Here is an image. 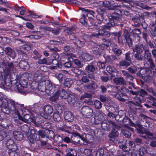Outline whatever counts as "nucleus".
I'll list each match as a JSON object with an SVG mask.
<instances>
[{
  "label": "nucleus",
  "instance_id": "nucleus-1",
  "mask_svg": "<svg viewBox=\"0 0 156 156\" xmlns=\"http://www.w3.org/2000/svg\"><path fill=\"white\" fill-rule=\"evenodd\" d=\"M12 83L11 80L9 82H7V80H4L2 76L0 77V87H8L9 88L12 87L14 88V90H18L19 92L22 93L24 91V87L21 84L20 82L18 80H13Z\"/></svg>",
  "mask_w": 156,
  "mask_h": 156
},
{
  "label": "nucleus",
  "instance_id": "nucleus-2",
  "mask_svg": "<svg viewBox=\"0 0 156 156\" xmlns=\"http://www.w3.org/2000/svg\"><path fill=\"white\" fill-rule=\"evenodd\" d=\"M6 108L11 113L12 116L14 118H17L20 115V111L21 110V107H23V104L20 105L18 102L12 101H8Z\"/></svg>",
  "mask_w": 156,
  "mask_h": 156
},
{
  "label": "nucleus",
  "instance_id": "nucleus-3",
  "mask_svg": "<svg viewBox=\"0 0 156 156\" xmlns=\"http://www.w3.org/2000/svg\"><path fill=\"white\" fill-rule=\"evenodd\" d=\"M72 137L75 140V142L82 145H87L89 141L84 133L81 135L77 133L73 132Z\"/></svg>",
  "mask_w": 156,
  "mask_h": 156
},
{
  "label": "nucleus",
  "instance_id": "nucleus-4",
  "mask_svg": "<svg viewBox=\"0 0 156 156\" xmlns=\"http://www.w3.org/2000/svg\"><path fill=\"white\" fill-rule=\"evenodd\" d=\"M122 11L123 10L122 9L117 10L116 12H114L110 14L109 16V19L114 21H115L119 23H125L126 20L123 17L122 14Z\"/></svg>",
  "mask_w": 156,
  "mask_h": 156
},
{
  "label": "nucleus",
  "instance_id": "nucleus-5",
  "mask_svg": "<svg viewBox=\"0 0 156 156\" xmlns=\"http://www.w3.org/2000/svg\"><path fill=\"white\" fill-rule=\"evenodd\" d=\"M15 63H17V65H18L17 62L13 61L9 63L6 66L4 67L5 69L4 70V72L5 77L9 76L10 78L12 77L11 76L14 75L13 73V71L15 69L14 64Z\"/></svg>",
  "mask_w": 156,
  "mask_h": 156
},
{
  "label": "nucleus",
  "instance_id": "nucleus-6",
  "mask_svg": "<svg viewBox=\"0 0 156 156\" xmlns=\"http://www.w3.org/2000/svg\"><path fill=\"white\" fill-rule=\"evenodd\" d=\"M111 126L113 128H115L117 130H119L120 128L119 126L111 121H105V122H102L101 124V127L103 130L105 131H109L111 129Z\"/></svg>",
  "mask_w": 156,
  "mask_h": 156
},
{
  "label": "nucleus",
  "instance_id": "nucleus-7",
  "mask_svg": "<svg viewBox=\"0 0 156 156\" xmlns=\"http://www.w3.org/2000/svg\"><path fill=\"white\" fill-rule=\"evenodd\" d=\"M144 58L146 62H148L150 64V67L152 69L155 67L154 62L152 59V57L150 51L148 48L145 49Z\"/></svg>",
  "mask_w": 156,
  "mask_h": 156
},
{
  "label": "nucleus",
  "instance_id": "nucleus-8",
  "mask_svg": "<svg viewBox=\"0 0 156 156\" xmlns=\"http://www.w3.org/2000/svg\"><path fill=\"white\" fill-rule=\"evenodd\" d=\"M147 153V149L144 147H142L139 150L133 149L129 154L131 156H144Z\"/></svg>",
  "mask_w": 156,
  "mask_h": 156
},
{
  "label": "nucleus",
  "instance_id": "nucleus-9",
  "mask_svg": "<svg viewBox=\"0 0 156 156\" xmlns=\"http://www.w3.org/2000/svg\"><path fill=\"white\" fill-rule=\"evenodd\" d=\"M81 112L86 118H90L93 115L92 109L87 106H83L81 109Z\"/></svg>",
  "mask_w": 156,
  "mask_h": 156
},
{
  "label": "nucleus",
  "instance_id": "nucleus-10",
  "mask_svg": "<svg viewBox=\"0 0 156 156\" xmlns=\"http://www.w3.org/2000/svg\"><path fill=\"white\" fill-rule=\"evenodd\" d=\"M54 94H55V96L53 98V99L54 100H56L58 96L63 99H66L67 98L68 95H69L67 92L63 89L57 91H55Z\"/></svg>",
  "mask_w": 156,
  "mask_h": 156
},
{
  "label": "nucleus",
  "instance_id": "nucleus-11",
  "mask_svg": "<svg viewBox=\"0 0 156 156\" xmlns=\"http://www.w3.org/2000/svg\"><path fill=\"white\" fill-rule=\"evenodd\" d=\"M44 112L40 114L45 119H48L49 115L53 113L52 108L50 105H45L43 108Z\"/></svg>",
  "mask_w": 156,
  "mask_h": 156
},
{
  "label": "nucleus",
  "instance_id": "nucleus-12",
  "mask_svg": "<svg viewBox=\"0 0 156 156\" xmlns=\"http://www.w3.org/2000/svg\"><path fill=\"white\" fill-rule=\"evenodd\" d=\"M122 121L124 124H129L130 126L134 127L137 129H141L142 127V126L140 123H134L133 122L130 120L128 116H125V118L122 119Z\"/></svg>",
  "mask_w": 156,
  "mask_h": 156
},
{
  "label": "nucleus",
  "instance_id": "nucleus-13",
  "mask_svg": "<svg viewBox=\"0 0 156 156\" xmlns=\"http://www.w3.org/2000/svg\"><path fill=\"white\" fill-rule=\"evenodd\" d=\"M8 100L4 98H0V107L1 108V110L2 112L9 114L10 113L9 110L6 108L7 105Z\"/></svg>",
  "mask_w": 156,
  "mask_h": 156
},
{
  "label": "nucleus",
  "instance_id": "nucleus-14",
  "mask_svg": "<svg viewBox=\"0 0 156 156\" xmlns=\"http://www.w3.org/2000/svg\"><path fill=\"white\" fill-rule=\"evenodd\" d=\"M74 28L71 27L68 28L67 30H63V31L66 32V33H68V34L69 35V38L70 40L72 41L74 44L75 42H76L78 39L75 35L72 34L73 33H74Z\"/></svg>",
  "mask_w": 156,
  "mask_h": 156
},
{
  "label": "nucleus",
  "instance_id": "nucleus-15",
  "mask_svg": "<svg viewBox=\"0 0 156 156\" xmlns=\"http://www.w3.org/2000/svg\"><path fill=\"white\" fill-rule=\"evenodd\" d=\"M44 81H42L39 83L38 86L39 90L41 92H45L48 95L51 96L53 95V90L52 91H50V90H47Z\"/></svg>",
  "mask_w": 156,
  "mask_h": 156
},
{
  "label": "nucleus",
  "instance_id": "nucleus-16",
  "mask_svg": "<svg viewBox=\"0 0 156 156\" xmlns=\"http://www.w3.org/2000/svg\"><path fill=\"white\" fill-rule=\"evenodd\" d=\"M79 9L82 10L83 12L85 14L88 18L92 19L94 17V14L95 13V12L94 10H92L91 8H80Z\"/></svg>",
  "mask_w": 156,
  "mask_h": 156
},
{
  "label": "nucleus",
  "instance_id": "nucleus-17",
  "mask_svg": "<svg viewBox=\"0 0 156 156\" xmlns=\"http://www.w3.org/2000/svg\"><path fill=\"white\" fill-rule=\"evenodd\" d=\"M12 126L9 120L6 119H0V126L4 128L9 129V127H12Z\"/></svg>",
  "mask_w": 156,
  "mask_h": 156
},
{
  "label": "nucleus",
  "instance_id": "nucleus-18",
  "mask_svg": "<svg viewBox=\"0 0 156 156\" xmlns=\"http://www.w3.org/2000/svg\"><path fill=\"white\" fill-rule=\"evenodd\" d=\"M146 48H147L143 44H138L135 45L133 47V50L134 52L142 53L144 51V52L145 51V49Z\"/></svg>",
  "mask_w": 156,
  "mask_h": 156
},
{
  "label": "nucleus",
  "instance_id": "nucleus-19",
  "mask_svg": "<svg viewBox=\"0 0 156 156\" xmlns=\"http://www.w3.org/2000/svg\"><path fill=\"white\" fill-rule=\"evenodd\" d=\"M123 36L124 39L129 46L132 45L133 44V41L132 39L130 37V34L128 30L124 29Z\"/></svg>",
  "mask_w": 156,
  "mask_h": 156
},
{
  "label": "nucleus",
  "instance_id": "nucleus-20",
  "mask_svg": "<svg viewBox=\"0 0 156 156\" xmlns=\"http://www.w3.org/2000/svg\"><path fill=\"white\" fill-rule=\"evenodd\" d=\"M144 20V17L142 15L138 14L132 18V20L134 23V25L136 27H140L141 25V22L140 19Z\"/></svg>",
  "mask_w": 156,
  "mask_h": 156
},
{
  "label": "nucleus",
  "instance_id": "nucleus-21",
  "mask_svg": "<svg viewBox=\"0 0 156 156\" xmlns=\"http://www.w3.org/2000/svg\"><path fill=\"white\" fill-rule=\"evenodd\" d=\"M6 144L8 148V150L17 149V146L14 143V140L10 138L8 139L7 141Z\"/></svg>",
  "mask_w": 156,
  "mask_h": 156
},
{
  "label": "nucleus",
  "instance_id": "nucleus-22",
  "mask_svg": "<svg viewBox=\"0 0 156 156\" xmlns=\"http://www.w3.org/2000/svg\"><path fill=\"white\" fill-rule=\"evenodd\" d=\"M18 117V119H20V120L27 123H31L33 122L34 120L31 117L30 115L28 114L24 115L23 117L20 115H20Z\"/></svg>",
  "mask_w": 156,
  "mask_h": 156
},
{
  "label": "nucleus",
  "instance_id": "nucleus-23",
  "mask_svg": "<svg viewBox=\"0 0 156 156\" xmlns=\"http://www.w3.org/2000/svg\"><path fill=\"white\" fill-rule=\"evenodd\" d=\"M64 116L65 120L68 122H71L74 120V115L70 111H68L65 112Z\"/></svg>",
  "mask_w": 156,
  "mask_h": 156
},
{
  "label": "nucleus",
  "instance_id": "nucleus-24",
  "mask_svg": "<svg viewBox=\"0 0 156 156\" xmlns=\"http://www.w3.org/2000/svg\"><path fill=\"white\" fill-rule=\"evenodd\" d=\"M92 36L96 38H100V36H102L104 37H109L110 36L109 32L108 31H104L103 32H99L98 33H93Z\"/></svg>",
  "mask_w": 156,
  "mask_h": 156
},
{
  "label": "nucleus",
  "instance_id": "nucleus-25",
  "mask_svg": "<svg viewBox=\"0 0 156 156\" xmlns=\"http://www.w3.org/2000/svg\"><path fill=\"white\" fill-rule=\"evenodd\" d=\"M104 57L105 59V62L110 64H112L114 61H117L119 59L116 56L114 55H108L106 56L104 55Z\"/></svg>",
  "mask_w": 156,
  "mask_h": 156
},
{
  "label": "nucleus",
  "instance_id": "nucleus-26",
  "mask_svg": "<svg viewBox=\"0 0 156 156\" xmlns=\"http://www.w3.org/2000/svg\"><path fill=\"white\" fill-rule=\"evenodd\" d=\"M44 83L45 84V87L47 89V90H49L50 91H52L53 90V94L54 93V92L55 91H56V88L55 86H52L51 83L49 80H45L44 81Z\"/></svg>",
  "mask_w": 156,
  "mask_h": 156
},
{
  "label": "nucleus",
  "instance_id": "nucleus-27",
  "mask_svg": "<svg viewBox=\"0 0 156 156\" xmlns=\"http://www.w3.org/2000/svg\"><path fill=\"white\" fill-rule=\"evenodd\" d=\"M71 129V126H67L66 124L64 125L62 127L58 128V129L65 133L66 135L70 133V130Z\"/></svg>",
  "mask_w": 156,
  "mask_h": 156
},
{
  "label": "nucleus",
  "instance_id": "nucleus-28",
  "mask_svg": "<svg viewBox=\"0 0 156 156\" xmlns=\"http://www.w3.org/2000/svg\"><path fill=\"white\" fill-rule=\"evenodd\" d=\"M6 55L10 56L13 59H14L16 57L15 52L12 49L9 47H7L4 50Z\"/></svg>",
  "mask_w": 156,
  "mask_h": 156
},
{
  "label": "nucleus",
  "instance_id": "nucleus-29",
  "mask_svg": "<svg viewBox=\"0 0 156 156\" xmlns=\"http://www.w3.org/2000/svg\"><path fill=\"white\" fill-rule=\"evenodd\" d=\"M13 135L14 138L17 141L21 140L23 137V134L19 131H14L13 132Z\"/></svg>",
  "mask_w": 156,
  "mask_h": 156
},
{
  "label": "nucleus",
  "instance_id": "nucleus-30",
  "mask_svg": "<svg viewBox=\"0 0 156 156\" xmlns=\"http://www.w3.org/2000/svg\"><path fill=\"white\" fill-rule=\"evenodd\" d=\"M113 81L115 83L118 85H124L126 84V81L122 77H115Z\"/></svg>",
  "mask_w": 156,
  "mask_h": 156
},
{
  "label": "nucleus",
  "instance_id": "nucleus-31",
  "mask_svg": "<svg viewBox=\"0 0 156 156\" xmlns=\"http://www.w3.org/2000/svg\"><path fill=\"white\" fill-rule=\"evenodd\" d=\"M86 40L83 37L80 39L78 38L76 42H75V44L78 47L81 48L84 45Z\"/></svg>",
  "mask_w": 156,
  "mask_h": 156
},
{
  "label": "nucleus",
  "instance_id": "nucleus-32",
  "mask_svg": "<svg viewBox=\"0 0 156 156\" xmlns=\"http://www.w3.org/2000/svg\"><path fill=\"white\" fill-rule=\"evenodd\" d=\"M97 24H96L95 20L92 19H90L88 22H87V24L86 26H87L89 29H91L93 28H95L96 27Z\"/></svg>",
  "mask_w": 156,
  "mask_h": 156
},
{
  "label": "nucleus",
  "instance_id": "nucleus-33",
  "mask_svg": "<svg viewBox=\"0 0 156 156\" xmlns=\"http://www.w3.org/2000/svg\"><path fill=\"white\" fill-rule=\"evenodd\" d=\"M131 62L125 59L122 60L120 61L117 65L120 67L126 68L130 65Z\"/></svg>",
  "mask_w": 156,
  "mask_h": 156
},
{
  "label": "nucleus",
  "instance_id": "nucleus-34",
  "mask_svg": "<svg viewBox=\"0 0 156 156\" xmlns=\"http://www.w3.org/2000/svg\"><path fill=\"white\" fill-rule=\"evenodd\" d=\"M66 99L68 103L71 105H73L76 101L75 97L72 94L69 95Z\"/></svg>",
  "mask_w": 156,
  "mask_h": 156
},
{
  "label": "nucleus",
  "instance_id": "nucleus-35",
  "mask_svg": "<svg viewBox=\"0 0 156 156\" xmlns=\"http://www.w3.org/2000/svg\"><path fill=\"white\" fill-rule=\"evenodd\" d=\"M131 33L134 37H136L138 38V40L140 38L139 35L141 34V31L140 29L135 28L132 30Z\"/></svg>",
  "mask_w": 156,
  "mask_h": 156
},
{
  "label": "nucleus",
  "instance_id": "nucleus-36",
  "mask_svg": "<svg viewBox=\"0 0 156 156\" xmlns=\"http://www.w3.org/2000/svg\"><path fill=\"white\" fill-rule=\"evenodd\" d=\"M43 121L42 119L38 118L36 119L35 120H33L32 122L35 126L41 128V126H42V123Z\"/></svg>",
  "mask_w": 156,
  "mask_h": 156
},
{
  "label": "nucleus",
  "instance_id": "nucleus-37",
  "mask_svg": "<svg viewBox=\"0 0 156 156\" xmlns=\"http://www.w3.org/2000/svg\"><path fill=\"white\" fill-rule=\"evenodd\" d=\"M92 51L94 54L95 55H101L103 50L101 47L98 46L94 47Z\"/></svg>",
  "mask_w": 156,
  "mask_h": 156
},
{
  "label": "nucleus",
  "instance_id": "nucleus-38",
  "mask_svg": "<svg viewBox=\"0 0 156 156\" xmlns=\"http://www.w3.org/2000/svg\"><path fill=\"white\" fill-rule=\"evenodd\" d=\"M85 87L87 89L94 90L98 88V86L94 81H91V83H87Z\"/></svg>",
  "mask_w": 156,
  "mask_h": 156
},
{
  "label": "nucleus",
  "instance_id": "nucleus-39",
  "mask_svg": "<svg viewBox=\"0 0 156 156\" xmlns=\"http://www.w3.org/2000/svg\"><path fill=\"white\" fill-rule=\"evenodd\" d=\"M37 134H35L32 136H28V140L31 143L34 144L36 142V141H38L40 140L39 136L38 138H35V137H37Z\"/></svg>",
  "mask_w": 156,
  "mask_h": 156
},
{
  "label": "nucleus",
  "instance_id": "nucleus-40",
  "mask_svg": "<svg viewBox=\"0 0 156 156\" xmlns=\"http://www.w3.org/2000/svg\"><path fill=\"white\" fill-rule=\"evenodd\" d=\"M113 1L112 0H110L109 1H101L99 2V3L101 5H102L103 7H106L107 9L108 8L110 5H112L113 3L112 2Z\"/></svg>",
  "mask_w": 156,
  "mask_h": 156
},
{
  "label": "nucleus",
  "instance_id": "nucleus-41",
  "mask_svg": "<svg viewBox=\"0 0 156 156\" xmlns=\"http://www.w3.org/2000/svg\"><path fill=\"white\" fill-rule=\"evenodd\" d=\"M133 4L139 6L143 9H145L148 10L151 9V7H149L147 5H144L143 3L137 1L134 2H133Z\"/></svg>",
  "mask_w": 156,
  "mask_h": 156
},
{
  "label": "nucleus",
  "instance_id": "nucleus-42",
  "mask_svg": "<svg viewBox=\"0 0 156 156\" xmlns=\"http://www.w3.org/2000/svg\"><path fill=\"white\" fill-rule=\"evenodd\" d=\"M115 128H113V129L109 133V137L115 139L117 138L119 135L118 131L116 130Z\"/></svg>",
  "mask_w": 156,
  "mask_h": 156
},
{
  "label": "nucleus",
  "instance_id": "nucleus-43",
  "mask_svg": "<svg viewBox=\"0 0 156 156\" xmlns=\"http://www.w3.org/2000/svg\"><path fill=\"white\" fill-rule=\"evenodd\" d=\"M71 70L74 73L77 74L78 75H85V72L80 70L76 68H72Z\"/></svg>",
  "mask_w": 156,
  "mask_h": 156
},
{
  "label": "nucleus",
  "instance_id": "nucleus-44",
  "mask_svg": "<svg viewBox=\"0 0 156 156\" xmlns=\"http://www.w3.org/2000/svg\"><path fill=\"white\" fill-rule=\"evenodd\" d=\"M46 134L47 137L50 139H54L55 136L54 132L51 130H47Z\"/></svg>",
  "mask_w": 156,
  "mask_h": 156
},
{
  "label": "nucleus",
  "instance_id": "nucleus-45",
  "mask_svg": "<svg viewBox=\"0 0 156 156\" xmlns=\"http://www.w3.org/2000/svg\"><path fill=\"white\" fill-rule=\"evenodd\" d=\"M81 57L83 59L87 61H89L92 59L91 56L85 52L83 53Z\"/></svg>",
  "mask_w": 156,
  "mask_h": 156
},
{
  "label": "nucleus",
  "instance_id": "nucleus-46",
  "mask_svg": "<svg viewBox=\"0 0 156 156\" xmlns=\"http://www.w3.org/2000/svg\"><path fill=\"white\" fill-rule=\"evenodd\" d=\"M119 147L120 148L122 149L123 151V152L122 153H124V152H126V153L125 154H127V155H128L130 149L129 147H127L126 144H121L120 145H119Z\"/></svg>",
  "mask_w": 156,
  "mask_h": 156
},
{
  "label": "nucleus",
  "instance_id": "nucleus-47",
  "mask_svg": "<svg viewBox=\"0 0 156 156\" xmlns=\"http://www.w3.org/2000/svg\"><path fill=\"white\" fill-rule=\"evenodd\" d=\"M19 66L23 69H26L28 68V66L27 62L25 61L21 60L19 64Z\"/></svg>",
  "mask_w": 156,
  "mask_h": 156
},
{
  "label": "nucleus",
  "instance_id": "nucleus-48",
  "mask_svg": "<svg viewBox=\"0 0 156 156\" xmlns=\"http://www.w3.org/2000/svg\"><path fill=\"white\" fill-rule=\"evenodd\" d=\"M109 22L105 25L107 30H110L112 27H113L115 25V21L110 19H109Z\"/></svg>",
  "mask_w": 156,
  "mask_h": 156
},
{
  "label": "nucleus",
  "instance_id": "nucleus-49",
  "mask_svg": "<svg viewBox=\"0 0 156 156\" xmlns=\"http://www.w3.org/2000/svg\"><path fill=\"white\" fill-rule=\"evenodd\" d=\"M33 53L35 56L33 57V58L35 60H37L39 58H41L42 55H41L39 52L36 50H34L33 51Z\"/></svg>",
  "mask_w": 156,
  "mask_h": 156
},
{
  "label": "nucleus",
  "instance_id": "nucleus-50",
  "mask_svg": "<svg viewBox=\"0 0 156 156\" xmlns=\"http://www.w3.org/2000/svg\"><path fill=\"white\" fill-rule=\"evenodd\" d=\"M53 139L55 142L59 144L61 143L63 141L62 137L60 136L58 134H56L55 135Z\"/></svg>",
  "mask_w": 156,
  "mask_h": 156
},
{
  "label": "nucleus",
  "instance_id": "nucleus-51",
  "mask_svg": "<svg viewBox=\"0 0 156 156\" xmlns=\"http://www.w3.org/2000/svg\"><path fill=\"white\" fill-rule=\"evenodd\" d=\"M112 50L115 54L116 55V57L120 56L122 53V50L116 47H113Z\"/></svg>",
  "mask_w": 156,
  "mask_h": 156
},
{
  "label": "nucleus",
  "instance_id": "nucleus-52",
  "mask_svg": "<svg viewBox=\"0 0 156 156\" xmlns=\"http://www.w3.org/2000/svg\"><path fill=\"white\" fill-rule=\"evenodd\" d=\"M142 53L136 52L134 54V58L136 60L142 61L143 59V56L142 55Z\"/></svg>",
  "mask_w": 156,
  "mask_h": 156
},
{
  "label": "nucleus",
  "instance_id": "nucleus-53",
  "mask_svg": "<svg viewBox=\"0 0 156 156\" xmlns=\"http://www.w3.org/2000/svg\"><path fill=\"white\" fill-rule=\"evenodd\" d=\"M47 59H48L45 58L43 59L39 58L38 59V60L37 61V63L39 64H46L48 65H50V63L47 62Z\"/></svg>",
  "mask_w": 156,
  "mask_h": 156
},
{
  "label": "nucleus",
  "instance_id": "nucleus-54",
  "mask_svg": "<svg viewBox=\"0 0 156 156\" xmlns=\"http://www.w3.org/2000/svg\"><path fill=\"white\" fill-rule=\"evenodd\" d=\"M139 71L136 73V75L140 77L143 76L142 74H144L147 73L146 69L144 68H140Z\"/></svg>",
  "mask_w": 156,
  "mask_h": 156
},
{
  "label": "nucleus",
  "instance_id": "nucleus-55",
  "mask_svg": "<svg viewBox=\"0 0 156 156\" xmlns=\"http://www.w3.org/2000/svg\"><path fill=\"white\" fill-rule=\"evenodd\" d=\"M36 81H33L32 82L31 84V87L33 89L35 90L38 89V86L39 83H38L39 80H37L36 79Z\"/></svg>",
  "mask_w": 156,
  "mask_h": 156
},
{
  "label": "nucleus",
  "instance_id": "nucleus-56",
  "mask_svg": "<svg viewBox=\"0 0 156 156\" xmlns=\"http://www.w3.org/2000/svg\"><path fill=\"white\" fill-rule=\"evenodd\" d=\"M100 23H99L97 24L96 25V27H95L96 29H98L99 30V32H103L104 31H106L105 30L107 29L106 26L105 25H102L100 26Z\"/></svg>",
  "mask_w": 156,
  "mask_h": 156
},
{
  "label": "nucleus",
  "instance_id": "nucleus-57",
  "mask_svg": "<svg viewBox=\"0 0 156 156\" xmlns=\"http://www.w3.org/2000/svg\"><path fill=\"white\" fill-rule=\"evenodd\" d=\"M38 133L37 136L39 135V136H41L42 138H44L45 137L46 134V131L44 130L40 129L38 131H37Z\"/></svg>",
  "mask_w": 156,
  "mask_h": 156
},
{
  "label": "nucleus",
  "instance_id": "nucleus-58",
  "mask_svg": "<svg viewBox=\"0 0 156 156\" xmlns=\"http://www.w3.org/2000/svg\"><path fill=\"white\" fill-rule=\"evenodd\" d=\"M16 150H9L8 151V153L9 156H20L19 154L16 151Z\"/></svg>",
  "mask_w": 156,
  "mask_h": 156
},
{
  "label": "nucleus",
  "instance_id": "nucleus-59",
  "mask_svg": "<svg viewBox=\"0 0 156 156\" xmlns=\"http://www.w3.org/2000/svg\"><path fill=\"white\" fill-rule=\"evenodd\" d=\"M64 80L65 81L64 83L65 86L67 87H70L73 83L72 81L69 79H66Z\"/></svg>",
  "mask_w": 156,
  "mask_h": 156
},
{
  "label": "nucleus",
  "instance_id": "nucleus-60",
  "mask_svg": "<svg viewBox=\"0 0 156 156\" xmlns=\"http://www.w3.org/2000/svg\"><path fill=\"white\" fill-rule=\"evenodd\" d=\"M85 69L88 72H93L95 70V67L93 65H90L87 66L85 68Z\"/></svg>",
  "mask_w": 156,
  "mask_h": 156
},
{
  "label": "nucleus",
  "instance_id": "nucleus-61",
  "mask_svg": "<svg viewBox=\"0 0 156 156\" xmlns=\"http://www.w3.org/2000/svg\"><path fill=\"white\" fill-rule=\"evenodd\" d=\"M10 60V58L8 56H5L3 58L2 64L4 67L7 66V65L9 63Z\"/></svg>",
  "mask_w": 156,
  "mask_h": 156
},
{
  "label": "nucleus",
  "instance_id": "nucleus-62",
  "mask_svg": "<svg viewBox=\"0 0 156 156\" xmlns=\"http://www.w3.org/2000/svg\"><path fill=\"white\" fill-rule=\"evenodd\" d=\"M123 135H124L125 137L129 138L131 136V133L127 129H123L122 131Z\"/></svg>",
  "mask_w": 156,
  "mask_h": 156
},
{
  "label": "nucleus",
  "instance_id": "nucleus-63",
  "mask_svg": "<svg viewBox=\"0 0 156 156\" xmlns=\"http://www.w3.org/2000/svg\"><path fill=\"white\" fill-rule=\"evenodd\" d=\"M21 129L22 131L27 134L29 133V128L27 125H24L21 126Z\"/></svg>",
  "mask_w": 156,
  "mask_h": 156
},
{
  "label": "nucleus",
  "instance_id": "nucleus-64",
  "mask_svg": "<svg viewBox=\"0 0 156 156\" xmlns=\"http://www.w3.org/2000/svg\"><path fill=\"white\" fill-rule=\"evenodd\" d=\"M104 152V150L103 149H99L94 152L96 156H102Z\"/></svg>",
  "mask_w": 156,
  "mask_h": 156
}]
</instances>
